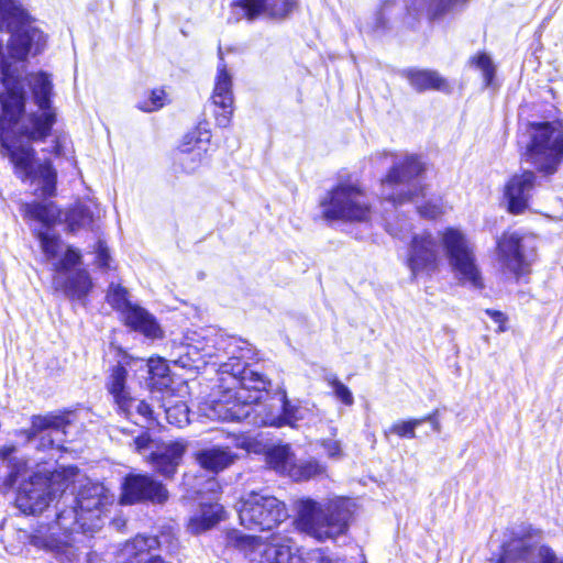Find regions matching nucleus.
<instances>
[{
  "instance_id": "nucleus-1",
  "label": "nucleus",
  "mask_w": 563,
  "mask_h": 563,
  "mask_svg": "<svg viewBox=\"0 0 563 563\" xmlns=\"http://www.w3.org/2000/svg\"><path fill=\"white\" fill-rule=\"evenodd\" d=\"M63 503L70 500L69 507L57 506L56 521L38 526L30 536V543L51 552L63 563H75L80 554L85 533L102 527L101 515L111 503L103 485L87 482L76 496L60 495ZM60 504L58 500L57 505Z\"/></svg>"
},
{
  "instance_id": "nucleus-2",
  "label": "nucleus",
  "mask_w": 563,
  "mask_h": 563,
  "mask_svg": "<svg viewBox=\"0 0 563 563\" xmlns=\"http://www.w3.org/2000/svg\"><path fill=\"white\" fill-rule=\"evenodd\" d=\"M252 404L262 408L253 417L257 426L280 428L299 419L298 407L288 400L286 390L282 386L272 388L269 379L249 368V406Z\"/></svg>"
},
{
  "instance_id": "nucleus-3",
  "label": "nucleus",
  "mask_w": 563,
  "mask_h": 563,
  "mask_svg": "<svg viewBox=\"0 0 563 563\" xmlns=\"http://www.w3.org/2000/svg\"><path fill=\"white\" fill-rule=\"evenodd\" d=\"M298 528L318 540L335 539L347 530L351 510L349 500L335 498L327 503L301 499L297 505Z\"/></svg>"
},
{
  "instance_id": "nucleus-4",
  "label": "nucleus",
  "mask_w": 563,
  "mask_h": 563,
  "mask_svg": "<svg viewBox=\"0 0 563 563\" xmlns=\"http://www.w3.org/2000/svg\"><path fill=\"white\" fill-rule=\"evenodd\" d=\"M423 164L413 155L393 161V166L380 183V196L394 206L426 197Z\"/></svg>"
},
{
  "instance_id": "nucleus-5",
  "label": "nucleus",
  "mask_w": 563,
  "mask_h": 563,
  "mask_svg": "<svg viewBox=\"0 0 563 563\" xmlns=\"http://www.w3.org/2000/svg\"><path fill=\"white\" fill-rule=\"evenodd\" d=\"M525 159L544 175L554 174L563 162V126L554 122L530 123Z\"/></svg>"
},
{
  "instance_id": "nucleus-6",
  "label": "nucleus",
  "mask_w": 563,
  "mask_h": 563,
  "mask_svg": "<svg viewBox=\"0 0 563 563\" xmlns=\"http://www.w3.org/2000/svg\"><path fill=\"white\" fill-rule=\"evenodd\" d=\"M441 240L457 282L463 286L482 290L485 284L476 263L473 243L461 230L455 228H446L441 233Z\"/></svg>"
},
{
  "instance_id": "nucleus-7",
  "label": "nucleus",
  "mask_w": 563,
  "mask_h": 563,
  "mask_svg": "<svg viewBox=\"0 0 563 563\" xmlns=\"http://www.w3.org/2000/svg\"><path fill=\"white\" fill-rule=\"evenodd\" d=\"M322 216L327 220L367 221L371 206L362 188L352 183H341L320 201Z\"/></svg>"
},
{
  "instance_id": "nucleus-8",
  "label": "nucleus",
  "mask_w": 563,
  "mask_h": 563,
  "mask_svg": "<svg viewBox=\"0 0 563 563\" xmlns=\"http://www.w3.org/2000/svg\"><path fill=\"white\" fill-rule=\"evenodd\" d=\"M537 240L532 234L511 232L504 233L497 242V254L505 272L520 277L529 273L536 258Z\"/></svg>"
},
{
  "instance_id": "nucleus-9",
  "label": "nucleus",
  "mask_w": 563,
  "mask_h": 563,
  "mask_svg": "<svg viewBox=\"0 0 563 563\" xmlns=\"http://www.w3.org/2000/svg\"><path fill=\"white\" fill-rule=\"evenodd\" d=\"M66 415H37L31 419V427L25 431L27 442L38 451L51 449L62 450L66 440V428L69 426Z\"/></svg>"
},
{
  "instance_id": "nucleus-10",
  "label": "nucleus",
  "mask_w": 563,
  "mask_h": 563,
  "mask_svg": "<svg viewBox=\"0 0 563 563\" xmlns=\"http://www.w3.org/2000/svg\"><path fill=\"white\" fill-rule=\"evenodd\" d=\"M108 302L117 310L122 311L125 323L147 338L156 339L162 335V330L154 316L142 307L132 305L128 299L125 288L111 284L107 295Z\"/></svg>"
},
{
  "instance_id": "nucleus-11",
  "label": "nucleus",
  "mask_w": 563,
  "mask_h": 563,
  "mask_svg": "<svg viewBox=\"0 0 563 563\" xmlns=\"http://www.w3.org/2000/svg\"><path fill=\"white\" fill-rule=\"evenodd\" d=\"M120 503L134 505L151 503L163 505L169 498L166 486L148 474H129L122 482Z\"/></svg>"
},
{
  "instance_id": "nucleus-12",
  "label": "nucleus",
  "mask_w": 563,
  "mask_h": 563,
  "mask_svg": "<svg viewBox=\"0 0 563 563\" xmlns=\"http://www.w3.org/2000/svg\"><path fill=\"white\" fill-rule=\"evenodd\" d=\"M56 492L51 478L35 474L20 484L15 505L24 514H41L55 498Z\"/></svg>"
},
{
  "instance_id": "nucleus-13",
  "label": "nucleus",
  "mask_w": 563,
  "mask_h": 563,
  "mask_svg": "<svg viewBox=\"0 0 563 563\" xmlns=\"http://www.w3.org/2000/svg\"><path fill=\"white\" fill-rule=\"evenodd\" d=\"M261 540L262 537L249 534V553H258L261 563H305L290 538L272 534L267 542Z\"/></svg>"
},
{
  "instance_id": "nucleus-14",
  "label": "nucleus",
  "mask_w": 563,
  "mask_h": 563,
  "mask_svg": "<svg viewBox=\"0 0 563 563\" xmlns=\"http://www.w3.org/2000/svg\"><path fill=\"white\" fill-rule=\"evenodd\" d=\"M232 85V75L224 63L222 47L219 46V63L210 100L217 124L221 128L229 125L233 113Z\"/></svg>"
},
{
  "instance_id": "nucleus-15",
  "label": "nucleus",
  "mask_w": 563,
  "mask_h": 563,
  "mask_svg": "<svg viewBox=\"0 0 563 563\" xmlns=\"http://www.w3.org/2000/svg\"><path fill=\"white\" fill-rule=\"evenodd\" d=\"M286 518V508L277 498L255 493L249 495V531L253 526L262 531L271 530Z\"/></svg>"
},
{
  "instance_id": "nucleus-16",
  "label": "nucleus",
  "mask_w": 563,
  "mask_h": 563,
  "mask_svg": "<svg viewBox=\"0 0 563 563\" xmlns=\"http://www.w3.org/2000/svg\"><path fill=\"white\" fill-rule=\"evenodd\" d=\"M438 241L429 232L416 234L410 243L407 265L415 279L420 274L430 275L438 269Z\"/></svg>"
},
{
  "instance_id": "nucleus-17",
  "label": "nucleus",
  "mask_w": 563,
  "mask_h": 563,
  "mask_svg": "<svg viewBox=\"0 0 563 563\" xmlns=\"http://www.w3.org/2000/svg\"><path fill=\"white\" fill-rule=\"evenodd\" d=\"M199 411L212 421L241 422L246 418V401L228 391L220 399L202 402Z\"/></svg>"
},
{
  "instance_id": "nucleus-18",
  "label": "nucleus",
  "mask_w": 563,
  "mask_h": 563,
  "mask_svg": "<svg viewBox=\"0 0 563 563\" xmlns=\"http://www.w3.org/2000/svg\"><path fill=\"white\" fill-rule=\"evenodd\" d=\"M534 187L536 175L533 172L525 170L521 174H515L505 187V198L509 212L514 214L523 212L528 207Z\"/></svg>"
},
{
  "instance_id": "nucleus-19",
  "label": "nucleus",
  "mask_w": 563,
  "mask_h": 563,
  "mask_svg": "<svg viewBox=\"0 0 563 563\" xmlns=\"http://www.w3.org/2000/svg\"><path fill=\"white\" fill-rule=\"evenodd\" d=\"M29 13L14 0H0V32L10 35H36Z\"/></svg>"
},
{
  "instance_id": "nucleus-20",
  "label": "nucleus",
  "mask_w": 563,
  "mask_h": 563,
  "mask_svg": "<svg viewBox=\"0 0 563 563\" xmlns=\"http://www.w3.org/2000/svg\"><path fill=\"white\" fill-rule=\"evenodd\" d=\"M185 451L186 444L183 441L161 443L152 450L148 462L155 472L170 478L176 473Z\"/></svg>"
},
{
  "instance_id": "nucleus-21",
  "label": "nucleus",
  "mask_w": 563,
  "mask_h": 563,
  "mask_svg": "<svg viewBox=\"0 0 563 563\" xmlns=\"http://www.w3.org/2000/svg\"><path fill=\"white\" fill-rule=\"evenodd\" d=\"M501 563H563V561H559L549 547H527L523 541H517L506 549Z\"/></svg>"
},
{
  "instance_id": "nucleus-22",
  "label": "nucleus",
  "mask_w": 563,
  "mask_h": 563,
  "mask_svg": "<svg viewBox=\"0 0 563 563\" xmlns=\"http://www.w3.org/2000/svg\"><path fill=\"white\" fill-rule=\"evenodd\" d=\"M53 286L70 300H85L92 288V280L85 268L74 269L66 274L54 275Z\"/></svg>"
},
{
  "instance_id": "nucleus-23",
  "label": "nucleus",
  "mask_w": 563,
  "mask_h": 563,
  "mask_svg": "<svg viewBox=\"0 0 563 563\" xmlns=\"http://www.w3.org/2000/svg\"><path fill=\"white\" fill-rule=\"evenodd\" d=\"M252 452L256 454H264L265 461L271 468L275 470L277 473L288 476L289 468L295 460L289 445L260 446L255 441L249 438V454Z\"/></svg>"
},
{
  "instance_id": "nucleus-24",
  "label": "nucleus",
  "mask_w": 563,
  "mask_h": 563,
  "mask_svg": "<svg viewBox=\"0 0 563 563\" xmlns=\"http://www.w3.org/2000/svg\"><path fill=\"white\" fill-rule=\"evenodd\" d=\"M236 455L228 446L214 445L197 451L195 460L201 468L218 474L234 463Z\"/></svg>"
},
{
  "instance_id": "nucleus-25",
  "label": "nucleus",
  "mask_w": 563,
  "mask_h": 563,
  "mask_svg": "<svg viewBox=\"0 0 563 563\" xmlns=\"http://www.w3.org/2000/svg\"><path fill=\"white\" fill-rule=\"evenodd\" d=\"M125 363L130 371L140 372V377L148 380L150 386L166 385L163 380L168 378L169 367L163 358H129Z\"/></svg>"
},
{
  "instance_id": "nucleus-26",
  "label": "nucleus",
  "mask_w": 563,
  "mask_h": 563,
  "mask_svg": "<svg viewBox=\"0 0 563 563\" xmlns=\"http://www.w3.org/2000/svg\"><path fill=\"white\" fill-rule=\"evenodd\" d=\"M468 0H407L408 14L427 10L430 19H435L446 13L459 11L465 7Z\"/></svg>"
},
{
  "instance_id": "nucleus-27",
  "label": "nucleus",
  "mask_w": 563,
  "mask_h": 563,
  "mask_svg": "<svg viewBox=\"0 0 563 563\" xmlns=\"http://www.w3.org/2000/svg\"><path fill=\"white\" fill-rule=\"evenodd\" d=\"M410 86L418 92L426 90H446L448 82L435 70L406 68L400 71Z\"/></svg>"
},
{
  "instance_id": "nucleus-28",
  "label": "nucleus",
  "mask_w": 563,
  "mask_h": 563,
  "mask_svg": "<svg viewBox=\"0 0 563 563\" xmlns=\"http://www.w3.org/2000/svg\"><path fill=\"white\" fill-rule=\"evenodd\" d=\"M223 512L218 503L200 504L199 510L189 518L187 529L192 534H200L222 520Z\"/></svg>"
},
{
  "instance_id": "nucleus-29",
  "label": "nucleus",
  "mask_w": 563,
  "mask_h": 563,
  "mask_svg": "<svg viewBox=\"0 0 563 563\" xmlns=\"http://www.w3.org/2000/svg\"><path fill=\"white\" fill-rule=\"evenodd\" d=\"M296 9V0H279L277 2L274 0H249V19L258 14L283 19Z\"/></svg>"
},
{
  "instance_id": "nucleus-30",
  "label": "nucleus",
  "mask_w": 563,
  "mask_h": 563,
  "mask_svg": "<svg viewBox=\"0 0 563 563\" xmlns=\"http://www.w3.org/2000/svg\"><path fill=\"white\" fill-rule=\"evenodd\" d=\"M129 358L133 357L130 355H124L122 361L118 362V364L111 366L109 369L106 387L109 394L113 397L115 404L130 395L126 389V376L130 366L125 363V361H129Z\"/></svg>"
},
{
  "instance_id": "nucleus-31",
  "label": "nucleus",
  "mask_w": 563,
  "mask_h": 563,
  "mask_svg": "<svg viewBox=\"0 0 563 563\" xmlns=\"http://www.w3.org/2000/svg\"><path fill=\"white\" fill-rule=\"evenodd\" d=\"M121 413L135 424H145L154 420L153 410L144 400H139L130 395L117 404Z\"/></svg>"
},
{
  "instance_id": "nucleus-32",
  "label": "nucleus",
  "mask_w": 563,
  "mask_h": 563,
  "mask_svg": "<svg viewBox=\"0 0 563 563\" xmlns=\"http://www.w3.org/2000/svg\"><path fill=\"white\" fill-rule=\"evenodd\" d=\"M24 216L41 222L45 230H49L57 221L59 211L54 202L32 201L23 205Z\"/></svg>"
},
{
  "instance_id": "nucleus-33",
  "label": "nucleus",
  "mask_w": 563,
  "mask_h": 563,
  "mask_svg": "<svg viewBox=\"0 0 563 563\" xmlns=\"http://www.w3.org/2000/svg\"><path fill=\"white\" fill-rule=\"evenodd\" d=\"M207 148L203 146V141L198 139L195 146L190 148H183L178 155L177 162L187 174H192L206 162Z\"/></svg>"
},
{
  "instance_id": "nucleus-34",
  "label": "nucleus",
  "mask_w": 563,
  "mask_h": 563,
  "mask_svg": "<svg viewBox=\"0 0 563 563\" xmlns=\"http://www.w3.org/2000/svg\"><path fill=\"white\" fill-rule=\"evenodd\" d=\"M325 473V467L317 460L295 461L289 468L288 476L296 482L309 481Z\"/></svg>"
},
{
  "instance_id": "nucleus-35",
  "label": "nucleus",
  "mask_w": 563,
  "mask_h": 563,
  "mask_svg": "<svg viewBox=\"0 0 563 563\" xmlns=\"http://www.w3.org/2000/svg\"><path fill=\"white\" fill-rule=\"evenodd\" d=\"M170 362L181 368H198L200 364H205L200 351L194 345H183L172 353Z\"/></svg>"
},
{
  "instance_id": "nucleus-36",
  "label": "nucleus",
  "mask_w": 563,
  "mask_h": 563,
  "mask_svg": "<svg viewBox=\"0 0 563 563\" xmlns=\"http://www.w3.org/2000/svg\"><path fill=\"white\" fill-rule=\"evenodd\" d=\"M35 235L40 241L46 261L53 264L58 258L63 245L60 236L43 229L37 230Z\"/></svg>"
},
{
  "instance_id": "nucleus-37",
  "label": "nucleus",
  "mask_w": 563,
  "mask_h": 563,
  "mask_svg": "<svg viewBox=\"0 0 563 563\" xmlns=\"http://www.w3.org/2000/svg\"><path fill=\"white\" fill-rule=\"evenodd\" d=\"M93 220L92 211L89 207L78 205L66 212L65 223L70 233H75L91 224Z\"/></svg>"
},
{
  "instance_id": "nucleus-38",
  "label": "nucleus",
  "mask_w": 563,
  "mask_h": 563,
  "mask_svg": "<svg viewBox=\"0 0 563 563\" xmlns=\"http://www.w3.org/2000/svg\"><path fill=\"white\" fill-rule=\"evenodd\" d=\"M468 64L471 67L481 70L484 86L486 88L492 87L496 75V65L490 55L486 52H479L470 58Z\"/></svg>"
},
{
  "instance_id": "nucleus-39",
  "label": "nucleus",
  "mask_w": 563,
  "mask_h": 563,
  "mask_svg": "<svg viewBox=\"0 0 563 563\" xmlns=\"http://www.w3.org/2000/svg\"><path fill=\"white\" fill-rule=\"evenodd\" d=\"M82 255L80 251L71 245H68L63 256L53 263V271L55 275L66 274L73 272V267L81 264Z\"/></svg>"
},
{
  "instance_id": "nucleus-40",
  "label": "nucleus",
  "mask_w": 563,
  "mask_h": 563,
  "mask_svg": "<svg viewBox=\"0 0 563 563\" xmlns=\"http://www.w3.org/2000/svg\"><path fill=\"white\" fill-rule=\"evenodd\" d=\"M168 423L183 428L189 423V408L184 401H177L165 409Z\"/></svg>"
},
{
  "instance_id": "nucleus-41",
  "label": "nucleus",
  "mask_w": 563,
  "mask_h": 563,
  "mask_svg": "<svg viewBox=\"0 0 563 563\" xmlns=\"http://www.w3.org/2000/svg\"><path fill=\"white\" fill-rule=\"evenodd\" d=\"M325 382L332 387L334 396L344 405L352 406L354 397L349 389L334 374H328Z\"/></svg>"
},
{
  "instance_id": "nucleus-42",
  "label": "nucleus",
  "mask_w": 563,
  "mask_h": 563,
  "mask_svg": "<svg viewBox=\"0 0 563 563\" xmlns=\"http://www.w3.org/2000/svg\"><path fill=\"white\" fill-rule=\"evenodd\" d=\"M165 101V91L163 89H153L147 99L137 103V108L144 112H153L163 108Z\"/></svg>"
},
{
  "instance_id": "nucleus-43",
  "label": "nucleus",
  "mask_w": 563,
  "mask_h": 563,
  "mask_svg": "<svg viewBox=\"0 0 563 563\" xmlns=\"http://www.w3.org/2000/svg\"><path fill=\"white\" fill-rule=\"evenodd\" d=\"M423 423V419H410L408 421H400L390 427V432L401 438H416V428Z\"/></svg>"
},
{
  "instance_id": "nucleus-44",
  "label": "nucleus",
  "mask_w": 563,
  "mask_h": 563,
  "mask_svg": "<svg viewBox=\"0 0 563 563\" xmlns=\"http://www.w3.org/2000/svg\"><path fill=\"white\" fill-rule=\"evenodd\" d=\"M419 214L428 220H434L444 213V207L440 201L429 200L417 206Z\"/></svg>"
},
{
  "instance_id": "nucleus-45",
  "label": "nucleus",
  "mask_w": 563,
  "mask_h": 563,
  "mask_svg": "<svg viewBox=\"0 0 563 563\" xmlns=\"http://www.w3.org/2000/svg\"><path fill=\"white\" fill-rule=\"evenodd\" d=\"M95 253L97 266L102 271L109 269L111 256L109 253V249L103 240L99 239L97 241L95 246Z\"/></svg>"
},
{
  "instance_id": "nucleus-46",
  "label": "nucleus",
  "mask_w": 563,
  "mask_h": 563,
  "mask_svg": "<svg viewBox=\"0 0 563 563\" xmlns=\"http://www.w3.org/2000/svg\"><path fill=\"white\" fill-rule=\"evenodd\" d=\"M227 544L240 551L246 550V536L236 529L228 530Z\"/></svg>"
},
{
  "instance_id": "nucleus-47",
  "label": "nucleus",
  "mask_w": 563,
  "mask_h": 563,
  "mask_svg": "<svg viewBox=\"0 0 563 563\" xmlns=\"http://www.w3.org/2000/svg\"><path fill=\"white\" fill-rule=\"evenodd\" d=\"M246 16V0H232L230 3L229 22H239Z\"/></svg>"
},
{
  "instance_id": "nucleus-48",
  "label": "nucleus",
  "mask_w": 563,
  "mask_h": 563,
  "mask_svg": "<svg viewBox=\"0 0 563 563\" xmlns=\"http://www.w3.org/2000/svg\"><path fill=\"white\" fill-rule=\"evenodd\" d=\"M322 448L324 449L327 455L331 459H341L343 455V451L341 448V443L338 440L327 439L321 442Z\"/></svg>"
},
{
  "instance_id": "nucleus-49",
  "label": "nucleus",
  "mask_w": 563,
  "mask_h": 563,
  "mask_svg": "<svg viewBox=\"0 0 563 563\" xmlns=\"http://www.w3.org/2000/svg\"><path fill=\"white\" fill-rule=\"evenodd\" d=\"M133 443L135 446V451L139 453H143L144 451H146L148 449L154 450L155 446L157 445L154 443V441L152 440V438L147 431H144L140 435L134 438Z\"/></svg>"
},
{
  "instance_id": "nucleus-50",
  "label": "nucleus",
  "mask_w": 563,
  "mask_h": 563,
  "mask_svg": "<svg viewBox=\"0 0 563 563\" xmlns=\"http://www.w3.org/2000/svg\"><path fill=\"white\" fill-rule=\"evenodd\" d=\"M485 312L487 316H489L493 319V321L495 323L498 324L497 332L501 333L507 330V328H506L507 317L504 312L498 311V310H492V309H487Z\"/></svg>"
},
{
  "instance_id": "nucleus-51",
  "label": "nucleus",
  "mask_w": 563,
  "mask_h": 563,
  "mask_svg": "<svg viewBox=\"0 0 563 563\" xmlns=\"http://www.w3.org/2000/svg\"><path fill=\"white\" fill-rule=\"evenodd\" d=\"M246 369V363L245 362H238L236 364L231 365L232 376L238 380V383L241 385V387H244V380H245V373Z\"/></svg>"
},
{
  "instance_id": "nucleus-52",
  "label": "nucleus",
  "mask_w": 563,
  "mask_h": 563,
  "mask_svg": "<svg viewBox=\"0 0 563 563\" xmlns=\"http://www.w3.org/2000/svg\"><path fill=\"white\" fill-rule=\"evenodd\" d=\"M438 410H434L432 413L423 417V423L429 422L432 426L433 431L440 432L441 431V424L438 420Z\"/></svg>"
},
{
  "instance_id": "nucleus-53",
  "label": "nucleus",
  "mask_w": 563,
  "mask_h": 563,
  "mask_svg": "<svg viewBox=\"0 0 563 563\" xmlns=\"http://www.w3.org/2000/svg\"><path fill=\"white\" fill-rule=\"evenodd\" d=\"M43 152H47L54 154L55 156H60L63 154V147L58 139L52 141L49 147L44 148Z\"/></svg>"
},
{
  "instance_id": "nucleus-54",
  "label": "nucleus",
  "mask_w": 563,
  "mask_h": 563,
  "mask_svg": "<svg viewBox=\"0 0 563 563\" xmlns=\"http://www.w3.org/2000/svg\"><path fill=\"white\" fill-rule=\"evenodd\" d=\"M410 230V228H408L406 230V232H404L402 230H397L395 229L391 224H387V231L393 235V236H396L398 239H405L406 238V234L407 232Z\"/></svg>"
},
{
  "instance_id": "nucleus-55",
  "label": "nucleus",
  "mask_w": 563,
  "mask_h": 563,
  "mask_svg": "<svg viewBox=\"0 0 563 563\" xmlns=\"http://www.w3.org/2000/svg\"><path fill=\"white\" fill-rule=\"evenodd\" d=\"M397 0H385L380 8V15L384 18L389 13L390 9L396 4Z\"/></svg>"
},
{
  "instance_id": "nucleus-56",
  "label": "nucleus",
  "mask_w": 563,
  "mask_h": 563,
  "mask_svg": "<svg viewBox=\"0 0 563 563\" xmlns=\"http://www.w3.org/2000/svg\"><path fill=\"white\" fill-rule=\"evenodd\" d=\"M208 483H209V485H210V490H211V492H216V489H214V488L219 486V485H218V483L216 482V479H214V478H212V479H210Z\"/></svg>"
},
{
  "instance_id": "nucleus-57",
  "label": "nucleus",
  "mask_w": 563,
  "mask_h": 563,
  "mask_svg": "<svg viewBox=\"0 0 563 563\" xmlns=\"http://www.w3.org/2000/svg\"><path fill=\"white\" fill-rule=\"evenodd\" d=\"M388 157H394V155L388 154V153H383V154L377 155V158H379V159H386Z\"/></svg>"
},
{
  "instance_id": "nucleus-58",
  "label": "nucleus",
  "mask_w": 563,
  "mask_h": 563,
  "mask_svg": "<svg viewBox=\"0 0 563 563\" xmlns=\"http://www.w3.org/2000/svg\"><path fill=\"white\" fill-rule=\"evenodd\" d=\"M319 563H332V560L330 558H327V556H322L319 561Z\"/></svg>"
},
{
  "instance_id": "nucleus-59",
  "label": "nucleus",
  "mask_w": 563,
  "mask_h": 563,
  "mask_svg": "<svg viewBox=\"0 0 563 563\" xmlns=\"http://www.w3.org/2000/svg\"><path fill=\"white\" fill-rule=\"evenodd\" d=\"M240 446L242 449H246V440H242L241 443H240Z\"/></svg>"
},
{
  "instance_id": "nucleus-60",
  "label": "nucleus",
  "mask_w": 563,
  "mask_h": 563,
  "mask_svg": "<svg viewBox=\"0 0 563 563\" xmlns=\"http://www.w3.org/2000/svg\"><path fill=\"white\" fill-rule=\"evenodd\" d=\"M247 353H249V361H250L252 358V356L250 355V353H251V349L250 347L247 350Z\"/></svg>"
},
{
  "instance_id": "nucleus-61",
  "label": "nucleus",
  "mask_w": 563,
  "mask_h": 563,
  "mask_svg": "<svg viewBox=\"0 0 563 563\" xmlns=\"http://www.w3.org/2000/svg\"><path fill=\"white\" fill-rule=\"evenodd\" d=\"M119 560H120V561H119L118 563H126L124 559H120V558H119Z\"/></svg>"
}]
</instances>
